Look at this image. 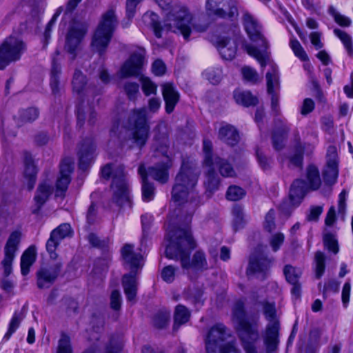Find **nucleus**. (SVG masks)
<instances>
[{"label": "nucleus", "mask_w": 353, "mask_h": 353, "mask_svg": "<svg viewBox=\"0 0 353 353\" xmlns=\"http://www.w3.org/2000/svg\"><path fill=\"white\" fill-rule=\"evenodd\" d=\"M190 316V311L185 306L178 305L174 311V330H176L181 325L187 323L189 321Z\"/></svg>", "instance_id": "obj_38"}, {"label": "nucleus", "mask_w": 353, "mask_h": 353, "mask_svg": "<svg viewBox=\"0 0 353 353\" xmlns=\"http://www.w3.org/2000/svg\"><path fill=\"white\" fill-rule=\"evenodd\" d=\"M169 165L166 163H162L148 169V174L156 181L165 183L168 179V169Z\"/></svg>", "instance_id": "obj_35"}, {"label": "nucleus", "mask_w": 353, "mask_h": 353, "mask_svg": "<svg viewBox=\"0 0 353 353\" xmlns=\"http://www.w3.org/2000/svg\"><path fill=\"white\" fill-rule=\"evenodd\" d=\"M263 312L266 319L268 321L263 341L266 352L272 353L277 350L279 343V322L276 314L275 305L268 302L264 303Z\"/></svg>", "instance_id": "obj_11"}, {"label": "nucleus", "mask_w": 353, "mask_h": 353, "mask_svg": "<svg viewBox=\"0 0 353 353\" xmlns=\"http://www.w3.org/2000/svg\"><path fill=\"white\" fill-rule=\"evenodd\" d=\"M275 212L273 210H270L265 215L264 228L268 232H272L275 229Z\"/></svg>", "instance_id": "obj_61"}, {"label": "nucleus", "mask_w": 353, "mask_h": 353, "mask_svg": "<svg viewBox=\"0 0 353 353\" xmlns=\"http://www.w3.org/2000/svg\"><path fill=\"white\" fill-rule=\"evenodd\" d=\"M203 75L212 84L216 85L220 83L223 77L221 68H209L205 70Z\"/></svg>", "instance_id": "obj_43"}, {"label": "nucleus", "mask_w": 353, "mask_h": 353, "mask_svg": "<svg viewBox=\"0 0 353 353\" xmlns=\"http://www.w3.org/2000/svg\"><path fill=\"white\" fill-rule=\"evenodd\" d=\"M57 353H72L70 338L65 333L61 334L58 341Z\"/></svg>", "instance_id": "obj_47"}, {"label": "nucleus", "mask_w": 353, "mask_h": 353, "mask_svg": "<svg viewBox=\"0 0 353 353\" xmlns=\"http://www.w3.org/2000/svg\"><path fill=\"white\" fill-rule=\"evenodd\" d=\"M127 127L130 130V137L139 148L143 147L148 137L150 127L146 120L145 108L134 110L130 114Z\"/></svg>", "instance_id": "obj_10"}, {"label": "nucleus", "mask_w": 353, "mask_h": 353, "mask_svg": "<svg viewBox=\"0 0 353 353\" xmlns=\"http://www.w3.org/2000/svg\"><path fill=\"white\" fill-rule=\"evenodd\" d=\"M111 307L115 310H119L121 303V296L118 290H113L110 296Z\"/></svg>", "instance_id": "obj_63"}, {"label": "nucleus", "mask_w": 353, "mask_h": 353, "mask_svg": "<svg viewBox=\"0 0 353 353\" xmlns=\"http://www.w3.org/2000/svg\"><path fill=\"white\" fill-rule=\"evenodd\" d=\"M176 268L172 265L165 267L161 271V277L167 283H172L175 278Z\"/></svg>", "instance_id": "obj_59"}, {"label": "nucleus", "mask_w": 353, "mask_h": 353, "mask_svg": "<svg viewBox=\"0 0 353 353\" xmlns=\"http://www.w3.org/2000/svg\"><path fill=\"white\" fill-rule=\"evenodd\" d=\"M192 19V14L186 7L181 5H175L167 15L166 23L162 27L159 17L154 12H148L144 14L143 20L144 23L150 26L154 35L157 38L162 37L161 32L164 28L181 34L185 39H188L191 32L190 23Z\"/></svg>", "instance_id": "obj_3"}, {"label": "nucleus", "mask_w": 353, "mask_h": 353, "mask_svg": "<svg viewBox=\"0 0 353 353\" xmlns=\"http://www.w3.org/2000/svg\"><path fill=\"white\" fill-rule=\"evenodd\" d=\"M123 90L130 100H135L139 93V86L136 82H126L123 85Z\"/></svg>", "instance_id": "obj_55"}, {"label": "nucleus", "mask_w": 353, "mask_h": 353, "mask_svg": "<svg viewBox=\"0 0 353 353\" xmlns=\"http://www.w3.org/2000/svg\"><path fill=\"white\" fill-rule=\"evenodd\" d=\"M110 192L111 198L109 203L110 208L125 205L131 206L129 185L123 165L118 166L114 172Z\"/></svg>", "instance_id": "obj_8"}, {"label": "nucleus", "mask_w": 353, "mask_h": 353, "mask_svg": "<svg viewBox=\"0 0 353 353\" xmlns=\"http://www.w3.org/2000/svg\"><path fill=\"white\" fill-rule=\"evenodd\" d=\"M26 50V44L19 37L10 36L0 46V70L10 62L20 59Z\"/></svg>", "instance_id": "obj_12"}, {"label": "nucleus", "mask_w": 353, "mask_h": 353, "mask_svg": "<svg viewBox=\"0 0 353 353\" xmlns=\"http://www.w3.org/2000/svg\"><path fill=\"white\" fill-rule=\"evenodd\" d=\"M272 261L273 259L268 257L261 247L258 248L250 256L249 265L246 270L247 274L266 273L269 270Z\"/></svg>", "instance_id": "obj_17"}, {"label": "nucleus", "mask_w": 353, "mask_h": 353, "mask_svg": "<svg viewBox=\"0 0 353 353\" xmlns=\"http://www.w3.org/2000/svg\"><path fill=\"white\" fill-rule=\"evenodd\" d=\"M60 73V65L56 63L54 60H53L51 70L50 87L54 94H57L59 92V76Z\"/></svg>", "instance_id": "obj_42"}, {"label": "nucleus", "mask_w": 353, "mask_h": 353, "mask_svg": "<svg viewBox=\"0 0 353 353\" xmlns=\"http://www.w3.org/2000/svg\"><path fill=\"white\" fill-rule=\"evenodd\" d=\"M143 0H127L126 1V17L128 21L134 17L137 5Z\"/></svg>", "instance_id": "obj_60"}, {"label": "nucleus", "mask_w": 353, "mask_h": 353, "mask_svg": "<svg viewBox=\"0 0 353 353\" xmlns=\"http://www.w3.org/2000/svg\"><path fill=\"white\" fill-rule=\"evenodd\" d=\"M23 316L21 313L15 312L10 323L9 328L8 332L6 333L4 338L7 340L9 339L10 336L16 331L19 326V324L23 319Z\"/></svg>", "instance_id": "obj_54"}, {"label": "nucleus", "mask_w": 353, "mask_h": 353, "mask_svg": "<svg viewBox=\"0 0 353 353\" xmlns=\"http://www.w3.org/2000/svg\"><path fill=\"white\" fill-rule=\"evenodd\" d=\"M234 98L237 103L246 107L255 105L258 103L257 98L249 91L236 90L234 92Z\"/></svg>", "instance_id": "obj_37"}, {"label": "nucleus", "mask_w": 353, "mask_h": 353, "mask_svg": "<svg viewBox=\"0 0 353 353\" xmlns=\"http://www.w3.org/2000/svg\"><path fill=\"white\" fill-rule=\"evenodd\" d=\"M72 234V230L70 224H61L56 229L53 230L50 236L46 243V250L49 253L51 259L56 260L58 254L55 250L60 243V241Z\"/></svg>", "instance_id": "obj_18"}, {"label": "nucleus", "mask_w": 353, "mask_h": 353, "mask_svg": "<svg viewBox=\"0 0 353 353\" xmlns=\"http://www.w3.org/2000/svg\"><path fill=\"white\" fill-rule=\"evenodd\" d=\"M285 239V236L281 232H277L270 239V245L274 252L279 250Z\"/></svg>", "instance_id": "obj_57"}, {"label": "nucleus", "mask_w": 353, "mask_h": 353, "mask_svg": "<svg viewBox=\"0 0 353 353\" xmlns=\"http://www.w3.org/2000/svg\"><path fill=\"white\" fill-rule=\"evenodd\" d=\"M241 73L243 77V79L251 83H256L260 81V77L257 72L249 66H245L241 69Z\"/></svg>", "instance_id": "obj_52"}, {"label": "nucleus", "mask_w": 353, "mask_h": 353, "mask_svg": "<svg viewBox=\"0 0 353 353\" xmlns=\"http://www.w3.org/2000/svg\"><path fill=\"white\" fill-rule=\"evenodd\" d=\"M36 248L34 246L29 247L22 254L21 258V274L26 276L28 274L30 266L36 260Z\"/></svg>", "instance_id": "obj_33"}, {"label": "nucleus", "mask_w": 353, "mask_h": 353, "mask_svg": "<svg viewBox=\"0 0 353 353\" xmlns=\"http://www.w3.org/2000/svg\"><path fill=\"white\" fill-rule=\"evenodd\" d=\"M121 255L124 262L131 268V271L142 268L143 257L140 254L134 252L132 245H125L121 250Z\"/></svg>", "instance_id": "obj_25"}, {"label": "nucleus", "mask_w": 353, "mask_h": 353, "mask_svg": "<svg viewBox=\"0 0 353 353\" xmlns=\"http://www.w3.org/2000/svg\"><path fill=\"white\" fill-rule=\"evenodd\" d=\"M51 193L52 188L50 185L46 183H43L39 185L34 198L37 206V209L33 210L34 213H37L40 210L41 208L46 202Z\"/></svg>", "instance_id": "obj_32"}, {"label": "nucleus", "mask_w": 353, "mask_h": 353, "mask_svg": "<svg viewBox=\"0 0 353 353\" xmlns=\"http://www.w3.org/2000/svg\"><path fill=\"white\" fill-rule=\"evenodd\" d=\"M283 274L287 281L290 283H295L299 280L302 274V271L299 268H296L290 265H286L283 268Z\"/></svg>", "instance_id": "obj_45"}, {"label": "nucleus", "mask_w": 353, "mask_h": 353, "mask_svg": "<svg viewBox=\"0 0 353 353\" xmlns=\"http://www.w3.org/2000/svg\"><path fill=\"white\" fill-rule=\"evenodd\" d=\"M152 72L156 76H162L165 73L166 66L165 64L161 59H157L154 61L152 65Z\"/></svg>", "instance_id": "obj_62"}, {"label": "nucleus", "mask_w": 353, "mask_h": 353, "mask_svg": "<svg viewBox=\"0 0 353 353\" xmlns=\"http://www.w3.org/2000/svg\"><path fill=\"white\" fill-rule=\"evenodd\" d=\"M324 245L330 250L336 254L339 252L337 241L332 234H326L324 236Z\"/></svg>", "instance_id": "obj_58"}, {"label": "nucleus", "mask_w": 353, "mask_h": 353, "mask_svg": "<svg viewBox=\"0 0 353 353\" xmlns=\"http://www.w3.org/2000/svg\"><path fill=\"white\" fill-rule=\"evenodd\" d=\"M245 194V190L239 186L231 185L226 192V198L230 201H238L241 199Z\"/></svg>", "instance_id": "obj_50"}, {"label": "nucleus", "mask_w": 353, "mask_h": 353, "mask_svg": "<svg viewBox=\"0 0 353 353\" xmlns=\"http://www.w3.org/2000/svg\"><path fill=\"white\" fill-rule=\"evenodd\" d=\"M197 179V174L192 168L183 165L172 188V200L176 205H183V210L190 216L200 203L199 196L194 190Z\"/></svg>", "instance_id": "obj_2"}, {"label": "nucleus", "mask_w": 353, "mask_h": 353, "mask_svg": "<svg viewBox=\"0 0 353 353\" xmlns=\"http://www.w3.org/2000/svg\"><path fill=\"white\" fill-rule=\"evenodd\" d=\"M122 284L128 300L134 301L137 291V282L134 271H131L129 274L123 275Z\"/></svg>", "instance_id": "obj_28"}, {"label": "nucleus", "mask_w": 353, "mask_h": 353, "mask_svg": "<svg viewBox=\"0 0 353 353\" xmlns=\"http://www.w3.org/2000/svg\"><path fill=\"white\" fill-rule=\"evenodd\" d=\"M170 320V313L168 312H160L156 314L152 319L153 325L158 328L162 329L168 325Z\"/></svg>", "instance_id": "obj_48"}, {"label": "nucleus", "mask_w": 353, "mask_h": 353, "mask_svg": "<svg viewBox=\"0 0 353 353\" xmlns=\"http://www.w3.org/2000/svg\"><path fill=\"white\" fill-rule=\"evenodd\" d=\"M334 34L339 38L341 42L343 43L348 54L350 56L353 55V47L352 37L346 32L343 31L340 29L335 28L334 30Z\"/></svg>", "instance_id": "obj_44"}, {"label": "nucleus", "mask_w": 353, "mask_h": 353, "mask_svg": "<svg viewBox=\"0 0 353 353\" xmlns=\"http://www.w3.org/2000/svg\"><path fill=\"white\" fill-rule=\"evenodd\" d=\"M21 237V232L20 231L16 230L12 232L10 234L4 246V257L1 262V264L3 267V274L6 276H8L12 272V262L19 248Z\"/></svg>", "instance_id": "obj_15"}, {"label": "nucleus", "mask_w": 353, "mask_h": 353, "mask_svg": "<svg viewBox=\"0 0 353 353\" xmlns=\"http://www.w3.org/2000/svg\"><path fill=\"white\" fill-rule=\"evenodd\" d=\"M327 163L323 172L324 179L328 183H335L339 174L337 148L330 145L327 150Z\"/></svg>", "instance_id": "obj_20"}, {"label": "nucleus", "mask_w": 353, "mask_h": 353, "mask_svg": "<svg viewBox=\"0 0 353 353\" xmlns=\"http://www.w3.org/2000/svg\"><path fill=\"white\" fill-rule=\"evenodd\" d=\"M62 266L61 262H56L48 268H42L37 272V286L39 288H49L57 278Z\"/></svg>", "instance_id": "obj_21"}, {"label": "nucleus", "mask_w": 353, "mask_h": 353, "mask_svg": "<svg viewBox=\"0 0 353 353\" xmlns=\"http://www.w3.org/2000/svg\"><path fill=\"white\" fill-rule=\"evenodd\" d=\"M142 90L146 96L157 93V85L148 77H141Z\"/></svg>", "instance_id": "obj_56"}, {"label": "nucleus", "mask_w": 353, "mask_h": 353, "mask_svg": "<svg viewBox=\"0 0 353 353\" xmlns=\"http://www.w3.org/2000/svg\"><path fill=\"white\" fill-rule=\"evenodd\" d=\"M323 212L322 206H313L311 208L310 214L307 215V220L310 221H316Z\"/></svg>", "instance_id": "obj_64"}, {"label": "nucleus", "mask_w": 353, "mask_h": 353, "mask_svg": "<svg viewBox=\"0 0 353 353\" xmlns=\"http://www.w3.org/2000/svg\"><path fill=\"white\" fill-rule=\"evenodd\" d=\"M123 344V341L120 336H113L110 339L106 347L105 353H119Z\"/></svg>", "instance_id": "obj_49"}, {"label": "nucleus", "mask_w": 353, "mask_h": 353, "mask_svg": "<svg viewBox=\"0 0 353 353\" xmlns=\"http://www.w3.org/2000/svg\"><path fill=\"white\" fill-rule=\"evenodd\" d=\"M233 216V227L235 230L242 228L246 221L243 212V208L239 205H235L232 210Z\"/></svg>", "instance_id": "obj_41"}, {"label": "nucleus", "mask_w": 353, "mask_h": 353, "mask_svg": "<svg viewBox=\"0 0 353 353\" xmlns=\"http://www.w3.org/2000/svg\"><path fill=\"white\" fill-rule=\"evenodd\" d=\"M243 22L250 39L254 41H261L266 48L267 42L261 34V26L257 20L249 12H245L243 15Z\"/></svg>", "instance_id": "obj_22"}, {"label": "nucleus", "mask_w": 353, "mask_h": 353, "mask_svg": "<svg viewBox=\"0 0 353 353\" xmlns=\"http://www.w3.org/2000/svg\"><path fill=\"white\" fill-rule=\"evenodd\" d=\"M290 131L289 126L283 122L272 134V145L276 150H281L285 146V143Z\"/></svg>", "instance_id": "obj_29"}, {"label": "nucleus", "mask_w": 353, "mask_h": 353, "mask_svg": "<svg viewBox=\"0 0 353 353\" xmlns=\"http://www.w3.org/2000/svg\"><path fill=\"white\" fill-rule=\"evenodd\" d=\"M163 97L165 103V111L172 113L179 100V94L171 83L163 85Z\"/></svg>", "instance_id": "obj_26"}, {"label": "nucleus", "mask_w": 353, "mask_h": 353, "mask_svg": "<svg viewBox=\"0 0 353 353\" xmlns=\"http://www.w3.org/2000/svg\"><path fill=\"white\" fill-rule=\"evenodd\" d=\"M94 145L92 139H85L80 143L77 154L81 169L85 170L90 165L94 158Z\"/></svg>", "instance_id": "obj_24"}, {"label": "nucleus", "mask_w": 353, "mask_h": 353, "mask_svg": "<svg viewBox=\"0 0 353 353\" xmlns=\"http://www.w3.org/2000/svg\"><path fill=\"white\" fill-rule=\"evenodd\" d=\"M325 256L321 252H316L314 256L315 263V275L317 279H320L325 272Z\"/></svg>", "instance_id": "obj_46"}, {"label": "nucleus", "mask_w": 353, "mask_h": 353, "mask_svg": "<svg viewBox=\"0 0 353 353\" xmlns=\"http://www.w3.org/2000/svg\"><path fill=\"white\" fill-rule=\"evenodd\" d=\"M196 245L189 230L178 229L173 231L170 235V243L165 249V256L171 259H179L183 269L207 270L208 265L203 252H196L192 261H190V251L195 248Z\"/></svg>", "instance_id": "obj_1"}, {"label": "nucleus", "mask_w": 353, "mask_h": 353, "mask_svg": "<svg viewBox=\"0 0 353 353\" xmlns=\"http://www.w3.org/2000/svg\"><path fill=\"white\" fill-rule=\"evenodd\" d=\"M328 12L334 17L335 22L339 26L343 27L350 26L351 20L348 17L339 14L333 6H330Z\"/></svg>", "instance_id": "obj_53"}, {"label": "nucleus", "mask_w": 353, "mask_h": 353, "mask_svg": "<svg viewBox=\"0 0 353 353\" xmlns=\"http://www.w3.org/2000/svg\"><path fill=\"white\" fill-rule=\"evenodd\" d=\"M219 138L230 145H234L239 141L237 130L230 125H225L219 129Z\"/></svg>", "instance_id": "obj_31"}, {"label": "nucleus", "mask_w": 353, "mask_h": 353, "mask_svg": "<svg viewBox=\"0 0 353 353\" xmlns=\"http://www.w3.org/2000/svg\"><path fill=\"white\" fill-rule=\"evenodd\" d=\"M205 10L208 15L219 18H232L238 14L236 0H207Z\"/></svg>", "instance_id": "obj_13"}, {"label": "nucleus", "mask_w": 353, "mask_h": 353, "mask_svg": "<svg viewBox=\"0 0 353 353\" xmlns=\"http://www.w3.org/2000/svg\"><path fill=\"white\" fill-rule=\"evenodd\" d=\"M290 46L293 50L296 57L300 59L303 61H305L308 60V57L301 46V43L296 39H292L290 40Z\"/></svg>", "instance_id": "obj_51"}, {"label": "nucleus", "mask_w": 353, "mask_h": 353, "mask_svg": "<svg viewBox=\"0 0 353 353\" xmlns=\"http://www.w3.org/2000/svg\"><path fill=\"white\" fill-rule=\"evenodd\" d=\"M214 169L217 168L220 174L224 177H232L235 175V171L232 165L226 160L221 159L213 154Z\"/></svg>", "instance_id": "obj_36"}, {"label": "nucleus", "mask_w": 353, "mask_h": 353, "mask_svg": "<svg viewBox=\"0 0 353 353\" xmlns=\"http://www.w3.org/2000/svg\"><path fill=\"white\" fill-rule=\"evenodd\" d=\"M245 48L248 54L255 58L259 62L262 68L267 65L270 66V70L266 74L267 90L268 94L271 95L272 110L276 114H278L279 113L278 95L279 81L277 67L270 59L268 52H261L252 46H247Z\"/></svg>", "instance_id": "obj_5"}, {"label": "nucleus", "mask_w": 353, "mask_h": 353, "mask_svg": "<svg viewBox=\"0 0 353 353\" xmlns=\"http://www.w3.org/2000/svg\"><path fill=\"white\" fill-rule=\"evenodd\" d=\"M87 32V28L83 24H76L70 28L66 37L65 49L75 58V51Z\"/></svg>", "instance_id": "obj_19"}, {"label": "nucleus", "mask_w": 353, "mask_h": 353, "mask_svg": "<svg viewBox=\"0 0 353 353\" xmlns=\"http://www.w3.org/2000/svg\"><path fill=\"white\" fill-rule=\"evenodd\" d=\"M232 320L236 324V329L246 353H258L254 343L259 337V315H256L251 321L246 318L245 302L237 300L232 307Z\"/></svg>", "instance_id": "obj_4"}, {"label": "nucleus", "mask_w": 353, "mask_h": 353, "mask_svg": "<svg viewBox=\"0 0 353 353\" xmlns=\"http://www.w3.org/2000/svg\"><path fill=\"white\" fill-rule=\"evenodd\" d=\"M145 50L143 48H138L134 51L121 68V77L127 78L138 76L145 64Z\"/></svg>", "instance_id": "obj_16"}, {"label": "nucleus", "mask_w": 353, "mask_h": 353, "mask_svg": "<svg viewBox=\"0 0 353 353\" xmlns=\"http://www.w3.org/2000/svg\"><path fill=\"white\" fill-rule=\"evenodd\" d=\"M139 174L142 178V196L145 201H151L154 196V187L152 184L148 183L146 180L147 172L143 165H141L138 169Z\"/></svg>", "instance_id": "obj_34"}, {"label": "nucleus", "mask_w": 353, "mask_h": 353, "mask_svg": "<svg viewBox=\"0 0 353 353\" xmlns=\"http://www.w3.org/2000/svg\"><path fill=\"white\" fill-rule=\"evenodd\" d=\"M117 25V19L113 9L103 13L97 28L93 35L92 47L94 50L102 55L112 39Z\"/></svg>", "instance_id": "obj_7"}, {"label": "nucleus", "mask_w": 353, "mask_h": 353, "mask_svg": "<svg viewBox=\"0 0 353 353\" xmlns=\"http://www.w3.org/2000/svg\"><path fill=\"white\" fill-rule=\"evenodd\" d=\"M219 53L225 60H232L236 52V45L234 41L225 37L219 38L217 41Z\"/></svg>", "instance_id": "obj_27"}, {"label": "nucleus", "mask_w": 353, "mask_h": 353, "mask_svg": "<svg viewBox=\"0 0 353 353\" xmlns=\"http://www.w3.org/2000/svg\"><path fill=\"white\" fill-rule=\"evenodd\" d=\"M73 170V163L70 159H65L60 165V176L57 182V195L61 196L70 182V175Z\"/></svg>", "instance_id": "obj_23"}, {"label": "nucleus", "mask_w": 353, "mask_h": 353, "mask_svg": "<svg viewBox=\"0 0 353 353\" xmlns=\"http://www.w3.org/2000/svg\"><path fill=\"white\" fill-rule=\"evenodd\" d=\"M39 114V110L35 108H29L21 110L17 118L18 125H23L35 121Z\"/></svg>", "instance_id": "obj_39"}, {"label": "nucleus", "mask_w": 353, "mask_h": 353, "mask_svg": "<svg viewBox=\"0 0 353 353\" xmlns=\"http://www.w3.org/2000/svg\"><path fill=\"white\" fill-rule=\"evenodd\" d=\"M86 84V77L81 70H75L72 79L73 91L77 94H81L83 91Z\"/></svg>", "instance_id": "obj_40"}, {"label": "nucleus", "mask_w": 353, "mask_h": 353, "mask_svg": "<svg viewBox=\"0 0 353 353\" xmlns=\"http://www.w3.org/2000/svg\"><path fill=\"white\" fill-rule=\"evenodd\" d=\"M203 150L204 152L203 164L207 170L206 181L205 184L210 192L217 190L219 185V179L214 169V159L212 153V143L208 139H204L203 142Z\"/></svg>", "instance_id": "obj_14"}, {"label": "nucleus", "mask_w": 353, "mask_h": 353, "mask_svg": "<svg viewBox=\"0 0 353 353\" xmlns=\"http://www.w3.org/2000/svg\"><path fill=\"white\" fill-rule=\"evenodd\" d=\"M207 353H240L234 346L230 330L221 323L211 327L205 339Z\"/></svg>", "instance_id": "obj_6"}, {"label": "nucleus", "mask_w": 353, "mask_h": 353, "mask_svg": "<svg viewBox=\"0 0 353 353\" xmlns=\"http://www.w3.org/2000/svg\"><path fill=\"white\" fill-rule=\"evenodd\" d=\"M24 164V176L28 180V188L31 190L34 188L36 181L37 169L30 154H26Z\"/></svg>", "instance_id": "obj_30"}, {"label": "nucleus", "mask_w": 353, "mask_h": 353, "mask_svg": "<svg viewBox=\"0 0 353 353\" xmlns=\"http://www.w3.org/2000/svg\"><path fill=\"white\" fill-rule=\"evenodd\" d=\"M307 182L302 179L295 180L290 190V203H300L309 190H316L321 184L318 169L314 165H310L306 172Z\"/></svg>", "instance_id": "obj_9"}]
</instances>
